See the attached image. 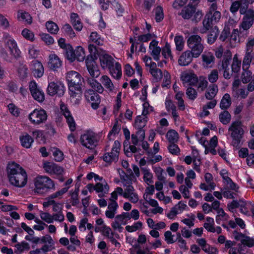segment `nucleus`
<instances>
[{
  "label": "nucleus",
  "mask_w": 254,
  "mask_h": 254,
  "mask_svg": "<svg viewBox=\"0 0 254 254\" xmlns=\"http://www.w3.org/2000/svg\"><path fill=\"white\" fill-rule=\"evenodd\" d=\"M99 140V136L90 131H86L80 136V142L82 145L89 149H92L95 147Z\"/></svg>",
  "instance_id": "0eeeda50"
},
{
  "label": "nucleus",
  "mask_w": 254,
  "mask_h": 254,
  "mask_svg": "<svg viewBox=\"0 0 254 254\" xmlns=\"http://www.w3.org/2000/svg\"><path fill=\"white\" fill-rule=\"evenodd\" d=\"M241 61L239 60L237 55L233 58V61L232 64V71L234 72H238L240 69Z\"/></svg>",
  "instance_id": "4d7b16f0"
},
{
  "label": "nucleus",
  "mask_w": 254,
  "mask_h": 254,
  "mask_svg": "<svg viewBox=\"0 0 254 254\" xmlns=\"http://www.w3.org/2000/svg\"><path fill=\"white\" fill-rule=\"evenodd\" d=\"M176 50L179 51L183 50L184 46V39L182 36H176L174 39Z\"/></svg>",
  "instance_id": "5fc2aeb1"
},
{
  "label": "nucleus",
  "mask_w": 254,
  "mask_h": 254,
  "mask_svg": "<svg viewBox=\"0 0 254 254\" xmlns=\"http://www.w3.org/2000/svg\"><path fill=\"white\" fill-rule=\"evenodd\" d=\"M17 19L19 21L28 24H30L32 22V17L30 15L25 11H19L17 14Z\"/></svg>",
  "instance_id": "c9c22d12"
},
{
  "label": "nucleus",
  "mask_w": 254,
  "mask_h": 254,
  "mask_svg": "<svg viewBox=\"0 0 254 254\" xmlns=\"http://www.w3.org/2000/svg\"><path fill=\"white\" fill-rule=\"evenodd\" d=\"M66 79L68 86H81L83 78L77 71L71 70L66 73Z\"/></svg>",
  "instance_id": "f8f14e48"
},
{
  "label": "nucleus",
  "mask_w": 254,
  "mask_h": 254,
  "mask_svg": "<svg viewBox=\"0 0 254 254\" xmlns=\"http://www.w3.org/2000/svg\"><path fill=\"white\" fill-rule=\"evenodd\" d=\"M219 34L218 29L216 26L215 27L214 30L211 32L208 35L207 38V42L209 44L214 43L217 39Z\"/></svg>",
  "instance_id": "603ef678"
},
{
  "label": "nucleus",
  "mask_w": 254,
  "mask_h": 254,
  "mask_svg": "<svg viewBox=\"0 0 254 254\" xmlns=\"http://www.w3.org/2000/svg\"><path fill=\"white\" fill-rule=\"evenodd\" d=\"M118 204L116 201L111 202L108 206V210L105 211L106 216L110 219L115 217L117 213Z\"/></svg>",
  "instance_id": "c756f323"
},
{
  "label": "nucleus",
  "mask_w": 254,
  "mask_h": 254,
  "mask_svg": "<svg viewBox=\"0 0 254 254\" xmlns=\"http://www.w3.org/2000/svg\"><path fill=\"white\" fill-rule=\"evenodd\" d=\"M149 49L150 54L154 60L158 61L160 59L161 52V48L158 46V41L155 39L152 40L149 44Z\"/></svg>",
  "instance_id": "412c9836"
},
{
  "label": "nucleus",
  "mask_w": 254,
  "mask_h": 254,
  "mask_svg": "<svg viewBox=\"0 0 254 254\" xmlns=\"http://www.w3.org/2000/svg\"><path fill=\"white\" fill-rule=\"evenodd\" d=\"M161 53L165 59L170 58L173 60V56L171 53V46L169 44L166 43L165 46L161 49Z\"/></svg>",
  "instance_id": "de8ad7c7"
},
{
  "label": "nucleus",
  "mask_w": 254,
  "mask_h": 254,
  "mask_svg": "<svg viewBox=\"0 0 254 254\" xmlns=\"http://www.w3.org/2000/svg\"><path fill=\"white\" fill-rule=\"evenodd\" d=\"M100 80L107 89H108L109 91H113L114 89V84L110 78L107 75L102 76Z\"/></svg>",
  "instance_id": "58836bf2"
},
{
  "label": "nucleus",
  "mask_w": 254,
  "mask_h": 254,
  "mask_svg": "<svg viewBox=\"0 0 254 254\" xmlns=\"http://www.w3.org/2000/svg\"><path fill=\"white\" fill-rule=\"evenodd\" d=\"M47 114L44 109H36L28 116L30 122L34 125H39L44 123L47 119Z\"/></svg>",
  "instance_id": "6e6552de"
},
{
  "label": "nucleus",
  "mask_w": 254,
  "mask_h": 254,
  "mask_svg": "<svg viewBox=\"0 0 254 254\" xmlns=\"http://www.w3.org/2000/svg\"><path fill=\"white\" fill-rule=\"evenodd\" d=\"M46 27L48 31L52 34H56L59 30L57 24L52 21H48L46 23Z\"/></svg>",
  "instance_id": "49530a36"
},
{
  "label": "nucleus",
  "mask_w": 254,
  "mask_h": 254,
  "mask_svg": "<svg viewBox=\"0 0 254 254\" xmlns=\"http://www.w3.org/2000/svg\"><path fill=\"white\" fill-rule=\"evenodd\" d=\"M70 19L71 23L74 28L78 31H80L83 28V25L78 15L75 13H71L70 14Z\"/></svg>",
  "instance_id": "7c9ffc66"
},
{
  "label": "nucleus",
  "mask_w": 254,
  "mask_h": 254,
  "mask_svg": "<svg viewBox=\"0 0 254 254\" xmlns=\"http://www.w3.org/2000/svg\"><path fill=\"white\" fill-rule=\"evenodd\" d=\"M141 171L143 174V181L147 184L153 183V175L150 172L149 170L146 168H141Z\"/></svg>",
  "instance_id": "a18cd8bd"
},
{
  "label": "nucleus",
  "mask_w": 254,
  "mask_h": 254,
  "mask_svg": "<svg viewBox=\"0 0 254 254\" xmlns=\"http://www.w3.org/2000/svg\"><path fill=\"white\" fill-rule=\"evenodd\" d=\"M90 40L97 45H102L103 44V40L96 32H92L90 36Z\"/></svg>",
  "instance_id": "6e6d98bb"
},
{
  "label": "nucleus",
  "mask_w": 254,
  "mask_h": 254,
  "mask_svg": "<svg viewBox=\"0 0 254 254\" xmlns=\"http://www.w3.org/2000/svg\"><path fill=\"white\" fill-rule=\"evenodd\" d=\"M218 91V86L216 84L210 85L205 94L206 98L208 100L213 99L216 95Z\"/></svg>",
  "instance_id": "f704fd0d"
},
{
  "label": "nucleus",
  "mask_w": 254,
  "mask_h": 254,
  "mask_svg": "<svg viewBox=\"0 0 254 254\" xmlns=\"http://www.w3.org/2000/svg\"><path fill=\"white\" fill-rule=\"evenodd\" d=\"M187 44L190 51L192 53L194 58L198 57L204 49V46L202 43V39L198 35H192L189 37L187 40Z\"/></svg>",
  "instance_id": "39448f33"
},
{
  "label": "nucleus",
  "mask_w": 254,
  "mask_h": 254,
  "mask_svg": "<svg viewBox=\"0 0 254 254\" xmlns=\"http://www.w3.org/2000/svg\"><path fill=\"white\" fill-rule=\"evenodd\" d=\"M178 15L185 20H190L196 23L201 21L204 14L201 10L197 9L191 4H188L182 9Z\"/></svg>",
  "instance_id": "7ed1b4c3"
},
{
  "label": "nucleus",
  "mask_w": 254,
  "mask_h": 254,
  "mask_svg": "<svg viewBox=\"0 0 254 254\" xmlns=\"http://www.w3.org/2000/svg\"><path fill=\"white\" fill-rule=\"evenodd\" d=\"M5 45L8 47L10 55L14 58L17 59L20 57L21 52L17 47L16 41L11 37H9L5 42Z\"/></svg>",
  "instance_id": "6ab92c4d"
},
{
  "label": "nucleus",
  "mask_w": 254,
  "mask_h": 254,
  "mask_svg": "<svg viewBox=\"0 0 254 254\" xmlns=\"http://www.w3.org/2000/svg\"><path fill=\"white\" fill-rule=\"evenodd\" d=\"M75 58L79 62H82L85 59V54L84 49L81 46H78L75 50Z\"/></svg>",
  "instance_id": "8fccbe9b"
},
{
  "label": "nucleus",
  "mask_w": 254,
  "mask_h": 254,
  "mask_svg": "<svg viewBox=\"0 0 254 254\" xmlns=\"http://www.w3.org/2000/svg\"><path fill=\"white\" fill-rule=\"evenodd\" d=\"M133 177V175L132 172H131L130 175H126L124 173V175H121V180L123 187H125L127 185H132Z\"/></svg>",
  "instance_id": "09e8293b"
},
{
  "label": "nucleus",
  "mask_w": 254,
  "mask_h": 254,
  "mask_svg": "<svg viewBox=\"0 0 254 254\" xmlns=\"http://www.w3.org/2000/svg\"><path fill=\"white\" fill-rule=\"evenodd\" d=\"M85 97L86 99L91 103L93 109H97L99 107V104L101 101L100 96L94 90L92 89L86 90Z\"/></svg>",
  "instance_id": "2eb2a0df"
},
{
  "label": "nucleus",
  "mask_w": 254,
  "mask_h": 254,
  "mask_svg": "<svg viewBox=\"0 0 254 254\" xmlns=\"http://www.w3.org/2000/svg\"><path fill=\"white\" fill-rule=\"evenodd\" d=\"M53 155L54 157V159L56 161H61L64 159V154L58 148H54L53 151Z\"/></svg>",
  "instance_id": "774afa93"
},
{
  "label": "nucleus",
  "mask_w": 254,
  "mask_h": 254,
  "mask_svg": "<svg viewBox=\"0 0 254 254\" xmlns=\"http://www.w3.org/2000/svg\"><path fill=\"white\" fill-rule=\"evenodd\" d=\"M62 30L70 38H72L75 37L76 35L73 30L71 26L69 24H65L63 27Z\"/></svg>",
  "instance_id": "052dcab7"
},
{
  "label": "nucleus",
  "mask_w": 254,
  "mask_h": 254,
  "mask_svg": "<svg viewBox=\"0 0 254 254\" xmlns=\"http://www.w3.org/2000/svg\"><path fill=\"white\" fill-rule=\"evenodd\" d=\"M219 78V72L217 69H213L208 75V79L210 83L216 82Z\"/></svg>",
  "instance_id": "680f3d73"
},
{
  "label": "nucleus",
  "mask_w": 254,
  "mask_h": 254,
  "mask_svg": "<svg viewBox=\"0 0 254 254\" xmlns=\"http://www.w3.org/2000/svg\"><path fill=\"white\" fill-rule=\"evenodd\" d=\"M218 7V6L214 7L215 8L209 7L208 12L206 15V17H209L211 22H213L214 24L218 22L221 17V12L217 10Z\"/></svg>",
  "instance_id": "bb28decb"
},
{
  "label": "nucleus",
  "mask_w": 254,
  "mask_h": 254,
  "mask_svg": "<svg viewBox=\"0 0 254 254\" xmlns=\"http://www.w3.org/2000/svg\"><path fill=\"white\" fill-rule=\"evenodd\" d=\"M65 92V86L60 82H51L49 83L47 92L50 96L57 95L58 97L63 96Z\"/></svg>",
  "instance_id": "1a4fd4ad"
},
{
  "label": "nucleus",
  "mask_w": 254,
  "mask_h": 254,
  "mask_svg": "<svg viewBox=\"0 0 254 254\" xmlns=\"http://www.w3.org/2000/svg\"><path fill=\"white\" fill-rule=\"evenodd\" d=\"M254 22V11L249 9L246 14H245L241 23L240 28L243 31L247 32V30L253 25Z\"/></svg>",
  "instance_id": "f3484780"
},
{
  "label": "nucleus",
  "mask_w": 254,
  "mask_h": 254,
  "mask_svg": "<svg viewBox=\"0 0 254 254\" xmlns=\"http://www.w3.org/2000/svg\"><path fill=\"white\" fill-rule=\"evenodd\" d=\"M186 95L188 98L191 100H194L197 96L196 91L192 87H188L186 90Z\"/></svg>",
  "instance_id": "338daca9"
},
{
  "label": "nucleus",
  "mask_w": 254,
  "mask_h": 254,
  "mask_svg": "<svg viewBox=\"0 0 254 254\" xmlns=\"http://www.w3.org/2000/svg\"><path fill=\"white\" fill-rule=\"evenodd\" d=\"M145 66L149 67V72L152 75L153 80L159 82L162 78L163 72L161 70L157 67V64L152 61V58L148 56H145L143 59Z\"/></svg>",
  "instance_id": "423d86ee"
},
{
  "label": "nucleus",
  "mask_w": 254,
  "mask_h": 254,
  "mask_svg": "<svg viewBox=\"0 0 254 254\" xmlns=\"http://www.w3.org/2000/svg\"><path fill=\"white\" fill-rule=\"evenodd\" d=\"M31 69L34 76L40 78L44 74V69L42 63L38 61H32Z\"/></svg>",
  "instance_id": "393cba45"
},
{
  "label": "nucleus",
  "mask_w": 254,
  "mask_h": 254,
  "mask_svg": "<svg viewBox=\"0 0 254 254\" xmlns=\"http://www.w3.org/2000/svg\"><path fill=\"white\" fill-rule=\"evenodd\" d=\"M119 154L117 151L112 150L111 152L106 153L103 158L106 162H116L118 160Z\"/></svg>",
  "instance_id": "e433bc0d"
},
{
  "label": "nucleus",
  "mask_w": 254,
  "mask_h": 254,
  "mask_svg": "<svg viewBox=\"0 0 254 254\" xmlns=\"http://www.w3.org/2000/svg\"><path fill=\"white\" fill-rule=\"evenodd\" d=\"M43 167L45 171L50 175H60L64 172V169L62 167L53 162H45Z\"/></svg>",
  "instance_id": "a211bd4d"
},
{
  "label": "nucleus",
  "mask_w": 254,
  "mask_h": 254,
  "mask_svg": "<svg viewBox=\"0 0 254 254\" xmlns=\"http://www.w3.org/2000/svg\"><path fill=\"white\" fill-rule=\"evenodd\" d=\"M34 191L39 194H44L49 190H55L54 182L49 177L38 175L33 180Z\"/></svg>",
  "instance_id": "f03ea898"
},
{
  "label": "nucleus",
  "mask_w": 254,
  "mask_h": 254,
  "mask_svg": "<svg viewBox=\"0 0 254 254\" xmlns=\"http://www.w3.org/2000/svg\"><path fill=\"white\" fill-rule=\"evenodd\" d=\"M85 63L88 71L92 77V78L99 77L100 71L93 56L88 55L85 59Z\"/></svg>",
  "instance_id": "9b49d317"
},
{
  "label": "nucleus",
  "mask_w": 254,
  "mask_h": 254,
  "mask_svg": "<svg viewBox=\"0 0 254 254\" xmlns=\"http://www.w3.org/2000/svg\"><path fill=\"white\" fill-rule=\"evenodd\" d=\"M163 80L162 83V87H167L168 88L171 83V76L169 73L166 71L164 70L163 72Z\"/></svg>",
  "instance_id": "e2e57ef3"
},
{
  "label": "nucleus",
  "mask_w": 254,
  "mask_h": 254,
  "mask_svg": "<svg viewBox=\"0 0 254 254\" xmlns=\"http://www.w3.org/2000/svg\"><path fill=\"white\" fill-rule=\"evenodd\" d=\"M60 109L66 120L70 130L73 131L76 129V124L67 106L63 102L60 103Z\"/></svg>",
  "instance_id": "ddd939ff"
},
{
  "label": "nucleus",
  "mask_w": 254,
  "mask_h": 254,
  "mask_svg": "<svg viewBox=\"0 0 254 254\" xmlns=\"http://www.w3.org/2000/svg\"><path fill=\"white\" fill-rule=\"evenodd\" d=\"M243 71L241 75V79L244 83H248L251 81L253 78L252 76V72L249 69V68L243 69Z\"/></svg>",
  "instance_id": "37998d69"
},
{
  "label": "nucleus",
  "mask_w": 254,
  "mask_h": 254,
  "mask_svg": "<svg viewBox=\"0 0 254 254\" xmlns=\"http://www.w3.org/2000/svg\"><path fill=\"white\" fill-rule=\"evenodd\" d=\"M6 170L8 181L11 185L18 188H22L26 185L27 175L19 164L15 162L9 163Z\"/></svg>",
  "instance_id": "f257e3e1"
},
{
  "label": "nucleus",
  "mask_w": 254,
  "mask_h": 254,
  "mask_svg": "<svg viewBox=\"0 0 254 254\" xmlns=\"http://www.w3.org/2000/svg\"><path fill=\"white\" fill-rule=\"evenodd\" d=\"M15 247L16 248L15 253L17 254H20L24 250H29L30 249L29 244L25 242L18 243Z\"/></svg>",
  "instance_id": "3c124183"
},
{
  "label": "nucleus",
  "mask_w": 254,
  "mask_h": 254,
  "mask_svg": "<svg viewBox=\"0 0 254 254\" xmlns=\"http://www.w3.org/2000/svg\"><path fill=\"white\" fill-rule=\"evenodd\" d=\"M228 131L233 139V145L237 147L244 133L241 122L239 121L233 122L229 127Z\"/></svg>",
  "instance_id": "20e7f679"
},
{
  "label": "nucleus",
  "mask_w": 254,
  "mask_h": 254,
  "mask_svg": "<svg viewBox=\"0 0 254 254\" xmlns=\"http://www.w3.org/2000/svg\"><path fill=\"white\" fill-rule=\"evenodd\" d=\"M20 140L21 145L27 148H30L33 142L32 137L27 133H24L20 137Z\"/></svg>",
  "instance_id": "473e14b6"
},
{
  "label": "nucleus",
  "mask_w": 254,
  "mask_h": 254,
  "mask_svg": "<svg viewBox=\"0 0 254 254\" xmlns=\"http://www.w3.org/2000/svg\"><path fill=\"white\" fill-rule=\"evenodd\" d=\"M147 122V117L138 116L134 123V127L136 129H142L145 126Z\"/></svg>",
  "instance_id": "c03bdc74"
},
{
  "label": "nucleus",
  "mask_w": 254,
  "mask_h": 254,
  "mask_svg": "<svg viewBox=\"0 0 254 254\" xmlns=\"http://www.w3.org/2000/svg\"><path fill=\"white\" fill-rule=\"evenodd\" d=\"M227 57H224L222 62V69H225L229 68L230 61L231 60L232 54L229 50H227L225 52Z\"/></svg>",
  "instance_id": "13d9d810"
},
{
  "label": "nucleus",
  "mask_w": 254,
  "mask_h": 254,
  "mask_svg": "<svg viewBox=\"0 0 254 254\" xmlns=\"http://www.w3.org/2000/svg\"><path fill=\"white\" fill-rule=\"evenodd\" d=\"M87 83L93 89L92 90L99 93H102L104 91V88L101 84L94 78H88L87 79Z\"/></svg>",
  "instance_id": "2f4dec72"
},
{
  "label": "nucleus",
  "mask_w": 254,
  "mask_h": 254,
  "mask_svg": "<svg viewBox=\"0 0 254 254\" xmlns=\"http://www.w3.org/2000/svg\"><path fill=\"white\" fill-rule=\"evenodd\" d=\"M202 64L205 67H211L214 64L215 57L210 52L204 53L202 55Z\"/></svg>",
  "instance_id": "cd10ccee"
},
{
  "label": "nucleus",
  "mask_w": 254,
  "mask_h": 254,
  "mask_svg": "<svg viewBox=\"0 0 254 254\" xmlns=\"http://www.w3.org/2000/svg\"><path fill=\"white\" fill-rule=\"evenodd\" d=\"M202 24L203 27L201 29V32L202 33H204L212 27V25L214 24V23L211 22V19L209 17L205 16V18L203 20Z\"/></svg>",
  "instance_id": "864d4df0"
},
{
  "label": "nucleus",
  "mask_w": 254,
  "mask_h": 254,
  "mask_svg": "<svg viewBox=\"0 0 254 254\" xmlns=\"http://www.w3.org/2000/svg\"><path fill=\"white\" fill-rule=\"evenodd\" d=\"M112 76L116 79H119L122 75V67L121 64L116 62L113 66L109 68Z\"/></svg>",
  "instance_id": "c85d7f7f"
},
{
  "label": "nucleus",
  "mask_w": 254,
  "mask_h": 254,
  "mask_svg": "<svg viewBox=\"0 0 254 254\" xmlns=\"http://www.w3.org/2000/svg\"><path fill=\"white\" fill-rule=\"evenodd\" d=\"M109 187L108 184L105 183V184L97 183L95 185V190L97 192L100 193L99 194V197H103L104 194L108 192Z\"/></svg>",
  "instance_id": "72a5a7b5"
},
{
  "label": "nucleus",
  "mask_w": 254,
  "mask_h": 254,
  "mask_svg": "<svg viewBox=\"0 0 254 254\" xmlns=\"http://www.w3.org/2000/svg\"><path fill=\"white\" fill-rule=\"evenodd\" d=\"M220 121L223 125L228 124L231 120V115L228 111L225 110L220 113L219 116Z\"/></svg>",
  "instance_id": "79ce46f5"
},
{
  "label": "nucleus",
  "mask_w": 254,
  "mask_h": 254,
  "mask_svg": "<svg viewBox=\"0 0 254 254\" xmlns=\"http://www.w3.org/2000/svg\"><path fill=\"white\" fill-rule=\"evenodd\" d=\"M253 60L252 52L246 51V54L243 61V69L249 68Z\"/></svg>",
  "instance_id": "4c0bfd02"
},
{
  "label": "nucleus",
  "mask_w": 254,
  "mask_h": 254,
  "mask_svg": "<svg viewBox=\"0 0 254 254\" xmlns=\"http://www.w3.org/2000/svg\"><path fill=\"white\" fill-rule=\"evenodd\" d=\"M48 67L53 70L57 71L62 65V61L60 58L55 54H51L49 56L48 62Z\"/></svg>",
  "instance_id": "aec40b11"
},
{
  "label": "nucleus",
  "mask_w": 254,
  "mask_h": 254,
  "mask_svg": "<svg viewBox=\"0 0 254 254\" xmlns=\"http://www.w3.org/2000/svg\"><path fill=\"white\" fill-rule=\"evenodd\" d=\"M40 216L42 220L48 223H52L53 222L52 215L50 214L48 212L40 211Z\"/></svg>",
  "instance_id": "69168bd1"
},
{
  "label": "nucleus",
  "mask_w": 254,
  "mask_h": 254,
  "mask_svg": "<svg viewBox=\"0 0 254 254\" xmlns=\"http://www.w3.org/2000/svg\"><path fill=\"white\" fill-rule=\"evenodd\" d=\"M194 57L192 53L188 50L183 52L178 60V64L181 66L189 65L192 61Z\"/></svg>",
  "instance_id": "a878e982"
},
{
  "label": "nucleus",
  "mask_w": 254,
  "mask_h": 254,
  "mask_svg": "<svg viewBox=\"0 0 254 254\" xmlns=\"http://www.w3.org/2000/svg\"><path fill=\"white\" fill-rule=\"evenodd\" d=\"M40 36L42 41L46 45H50L54 43V38L48 34L42 33L40 34Z\"/></svg>",
  "instance_id": "bf43d9fd"
},
{
  "label": "nucleus",
  "mask_w": 254,
  "mask_h": 254,
  "mask_svg": "<svg viewBox=\"0 0 254 254\" xmlns=\"http://www.w3.org/2000/svg\"><path fill=\"white\" fill-rule=\"evenodd\" d=\"M29 88L33 98L39 102H42L45 99L44 92L38 87L34 81H31L29 84Z\"/></svg>",
  "instance_id": "4468645a"
},
{
  "label": "nucleus",
  "mask_w": 254,
  "mask_h": 254,
  "mask_svg": "<svg viewBox=\"0 0 254 254\" xmlns=\"http://www.w3.org/2000/svg\"><path fill=\"white\" fill-rule=\"evenodd\" d=\"M19 76L21 79H24L27 76V67L23 64H20L18 68Z\"/></svg>",
  "instance_id": "0e129e2a"
},
{
  "label": "nucleus",
  "mask_w": 254,
  "mask_h": 254,
  "mask_svg": "<svg viewBox=\"0 0 254 254\" xmlns=\"http://www.w3.org/2000/svg\"><path fill=\"white\" fill-rule=\"evenodd\" d=\"M124 188V197L128 199L132 203L137 202L138 200V195L134 192V189L132 185H127Z\"/></svg>",
  "instance_id": "5701e85b"
},
{
  "label": "nucleus",
  "mask_w": 254,
  "mask_h": 254,
  "mask_svg": "<svg viewBox=\"0 0 254 254\" xmlns=\"http://www.w3.org/2000/svg\"><path fill=\"white\" fill-rule=\"evenodd\" d=\"M166 137L170 143H176L178 141L179 135L176 131L171 129L167 132Z\"/></svg>",
  "instance_id": "a19ab883"
},
{
  "label": "nucleus",
  "mask_w": 254,
  "mask_h": 254,
  "mask_svg": "<svg viewBox=\"0 0 254 254\" xmlns=\"http://www.w3.org/2000/svg\"><path fill=\"white\" fill-rule=\"evenodd\" d=\"M181 79L185 86L194 85L198 81L196 75L192 72L184 73L182 75Z\"/></svg>",
  "instance_id": "b1692460"
},
{
  "label": "nucleus",
  "mask_w": 254,
  "mask_h": 254,
  "mask_svg": "<svg viewBox=\"0 0 254 254\" xmlns=\"http://www.w3.org/2000/svg\"><path fill=\"white\" fill-rule=\"evenodd\" d=\"M99 60L101 66L103 69H109L113 66L116 63L115 60L111 56L105 53L100 55Z\"/></svg>",
  "instance_id": "4be33fe9"
},
{
  "label": "nucleus",
  "mask_w": 254,
  "mask_h": 254,
  "mask_svg": "<svg viewBox=\"0 0 254 254\" xmlns=\"http://www.w3.org/2000/svg\"><path fill=\"white\" fill-rule=\"evenodd\" d=\"M156 38L155 35L151 33H147L143 34L134 38L130 37L129 38V42L131 44L130 47V53L133 54L134 52L137 50V45L138 44L137 42H136V39L137 41L140 42H147L153 38Z\"/></svg>",
  "instance_id": "9d476101"
},
{
  "label": "nucleus",
  "mask_w": 254,
  "mask_h": 254,
  "mask_svg": "<svg viewBox=\"0 0 254 254\" xmlns=\"http://www.w3.org/2000/svg\"><path fill=\"white\" fill-rule=\"evenodd\" d=\"M68 89L70 101L75 105L79 104L82 94L81 86H69Z\"/></svg>",
  "instance_id": "dca6fc26"
},
{
  "label": "nucleus",
  "mask_w": 254,
  "mask_h": 254,
  "mask_svg": "<svg viewBox=\"0 0 254 254\" xmlns=\"http://www.w3.org/2000/svg\"><path fill=\"white\" fill-rule=\"evenodd\" d=\"M231 105V99L229 94H224L220 104V107L221 109H227Z\"/></svg>",
  "instance_id": "ea45409f"
}]
</instances>
